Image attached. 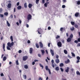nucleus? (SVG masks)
Returning <instances> with one entry per match:
<instances>
[{
    "instance_id": "nucleus-1",
    "label": "nucleus",
    "mask_w": 80,
    "mask_h": 80,
    "mask_svg": "<svg viewBox=\"0 0 80 80\" xmlns=\"http://www.w3.org/2000/svg\"><path fill=\"white\" fill-rule=\"evenodd\" d=\"M13 45H14V42H12L11 43L10 42H8L7 43L8 46L9 47H12L13 46Z\"/></svg>"
},
{
    "instance_id": "nucleus-2",
    "label": "nucleus",
    "mask_w": 80,
    "mask_h": 80,
    "mask_svg": "<svg viewBox=\"0 0 80 80\" xmlns=\"http://www.w3.org/2000/svg\"><path fill=\"white\" fill-rule=\"evenodd\" d=\"M27 18L28 20H31L32 19V15L30 14H29L28 15Z\"/></svg>"
},
{
    "instance_id": "nucleus-3",
    "label": "nucleus",
    "mask_w": 80,
    "mask_h": 80,
    "mask_svg": "<svg viewBox=\"0 0 80 80\" xmlns=\"http://www.w3.org/2000/svg\"><path fill=\"white\" fill-rule=\"evenodd\" d=\"M28 58V57L27 56H24L22 58V60L23 61H26Z\"/></svg>"
},
{
    "instance_id": "nucleus-4",
    "label": "nucleus",
    "mask_w": 80,
    "mask_h": 80,
    "mask_svg": "<svg viewBox=\"0 0 80 80\" xmlns=\"http://www.w3.org/2000/svg\"><path fill=\"white\" fill-rule=\"evenodd\" d=\"M57 45L58 46V47H62V42H58Z\"/></svg>"
},
{
    "instance_id": "nucleus-5",
    "label": "nucleus",
    "mask_w": 80,
    "mask_h": 80,
    "mask_svg": "<svg viewBox=\"0 0 80 80\" xmlns=\"http://www.w3.org/2000/svg\"><path fill=\"white\" fill-rule=\"evenodd\" d=\"M42 32V30L40 28H38V33L39 34H41V32Z\"/></svg>"
},
{
    "instance_id": "nucleus-6",
    "label": "nucleus",
    "mask_w": 80,
    "mask_h": 80,
    "mask_svg": "<svg viewBox=\"0 0 80 80\" xmlns=\"http://www.w3.org/2000/svg\"><path fill=\"white\" fill-rule=\"evenodd\" d=\"M77 58L78 60L76 62V63H79L80 62V58L79 56H78L77 57Z\"/></svg>"
},
{
    "instance_id": "nucleus-7",
    "label": "nucleus",
    "mask_w": 80,
    "mask_h": 80,
    "mask_svg": "<svg viewBox=\"0 0 80 80\" xmlns=\"http://www.w3.org/2000/svg\"><path fill=\"white\" fill-rule=\"evenodd\" d=\"M39 45H40V48H43V44L42 43V42H39Z\"/></svg>"
},
{
    "instance_id": "nucleus-8",
    "label": "nucleus",
    "mask_w": 80,
    "mask_h": 80,
    "mask_svg": "<svg viewBox=\"0 0 80 80\" xmlns=\"http://www.w3.org/2000/svg\"><path fill=\"white\" fill-rule=\"evenodd\" d=\"M55 61L56 63H58L60 62V60L58 59H56Z\"/></svg>"
},
{
    "instance_id": "nucleus-9",
    "label": "nucleus",
    "mask_w": 80,
    "mask_h": 80,
    "mask_svg": "<svg viewBox=\"0 0 80 80\" xmlns=\"http://www.w3.org/2000/svg\"><path fill=\"white\" fill-rule=\"evenodd\" d=\"M32 52H33V48H30L29 53L31 54H32Z\"/></svg>"
},
{
    "instance_id": "nucleus-10",
    "label": "nucleus",
    "mask_w": 80,
    "mask_h": 80,
    "mask_svg": "<svg viewBox=\"0 0 80 80\" xmlns=\"http://www.w3.org/2000/svg\"><path fill=\"white\" fill-rule=\"evenodd\" d=\"M50 52L51 53V55H52V56L53 57L54 56V52H53V51L52 50H50Z\"/></svg>"
},
{
    "instance_id": "nucleus-11",
    "label": "nucleus",
    "mask_w": 80,
    "mask_h": 80,
    "mask_svg": "<svg viewBox=\"0 0 80 80\" xmlns=\"http://www.w3.org/2000/svg\"><path fill=\"white\" fill-rule=\"evenodd\" d=\"M70 69V68L68 67H67V69H66L65 70V71L66 72H67V73H68V72L69 71V70Z\"/></svg>"
},
{
    "instance_id": "nucleus-12",
    "label": "nucleus",
    "mask_w": 80,
    "mask_h": 80,
    "mask_svg": "<svg viewBox=\"0 0 80 80\" xmlns=\"http://www.w3.org/2000/svg\"><path fill=\"white\" fill-rule=\"evenodd\" d=\"M72 40V39L70 38H68L67 39V42H70Z\"/></svg>"
},
{
    "instance_id": "nucleus-13",
    "label": "nucleus",
    "mask_w": 80,
    "mask_h": 80,
    "mask_svg": "<svg viewBox=\"0 0 80 80\" xmlns=\"http://www.w3.org/2000/svg\"><path fill=\"white\" fill-rule=\"evenodd\" d=\"M70 62V60L69 59H68L67 61H65V63L66 64H67V63H68Z\"/></svg>"
},
{
    "instance_id": "nucleus-14",
    "label": "nucleus",
    "mask_w": 80,
    "mask_h": 80,
    "mask_svg": "<svg viewBox=\"0 0 80 80\" xmlns=\"http://www.w3.org/2000/svg\"><path fill=\"white\" fill-rule=\"evenodd\" d=\"M11 6H12V4L11 3H9L8 5V7L9 8H11Z\"/></svg>"
},
{
    "instance_id": "nucleus-15",
    "label": "nucleus",
    "mask_w": 80,
    "mask_h": 80,
    "mask_svg": "<svg viewBox=\"0 0 80 80\" xmlns=\"http://www.w3.org/2000/svg\"><path fill=\"white\" fill-rule=\"evenodd\" d=\"M28 7L29 8H32V4L31 3L29 4L28 5Z\"/></svg>"
},
{
    "instance_id": "nucleus-16",
    "label": "nucleus",
    "mask_w": 80,
    "mask_h": 80,
    "mask_svg": "<svg viewBox=\"0 0 80 80\" xmlns=\"http://www.w3.org/2000/svg\"><path fill=\"white\" fill-rule=\"evenodd\" d=\"M41 51L42 52V55H44V53H45V51H44V50H41Z\"/></svg>"
},
{
    "instance_id": "nucleus-17",
    "label": "nucleus",
    "mask_w": 80,
    "mask_h": 80,
    "mask_svg": "<svg viewBox=\"0 0 80 80\" xmlns=\"http://www.w3.org/2000/svg\"><path fill=\"white\" fill-rule=\"evenodd\" d=\"M74 27L75 28H77L78 29V25H77V24H74Z\"/></svg>"
},
{
    "instance_id": "nucleus-18",
    "label": "nucleus",
    "mask_w": 80,
    "mask_h": 80,
    "mask_svg": "<svg viewBox=\"0 0 80 80\" xmlns=\"http://www.w3.org/2000/svg\"><path fill=\"white\" fill-rule=\"evenodd\" d=\"M5 43L3 44V51L4 52L5 51Z\"/></svg>"
},
{
    "instance_id": "nucleus-19",
    "label": "nucleus",
    "mask_w": 80,
    "mask_h": 80,
    "mask_svg": "<svg viewBox=\"0 0 80 80\" xmlns=\"http://www.w3.org/2000/svg\"><path fill=\"white\" fill-rule=\"evenodd\" d=\"M22 8V6H19L17 7L18 10H20Z\"/></svg>"
},
{
    "instance_id": "nucleus-20",
    "label": "nucleus",
    "mask_w": 80,
    "mask_h": 80,
    "mask_svg": "<svg viewBox=\"0 0 80 80\" xmlns=\"http://www.w3.org/2000/svg\"><path fill=\"white\" fill-rule=\"evenodd\" d=\"M36 46L37 48H39V45H38V44L37 43H36Z\"/></svg>"
},
{
    "instance_id": "nucleus-21",
    "label": "nucleus",
    "mask_w": 80,
    "mask_h": 80,
    "mask_svg": "<svg viewBox=\"0 0 80 80\" xmlns=\"http://www.w3.org/2000/svg\"><path fill=\"white\" fill-rule=\"evenodd\" d=\"M7 23L8 27H10V23L8 22V21H7Z\"/></svg>"
},
{
    "instance_id": "nucleus-22",
    "label": "nucleus",
    "mask_w": 80,
    "mask_h": 80,
    "mask_svg": "<svg viewBox=\"0 0 80 80\" xmlns=\"http://www.w3.org/2000/svg\"><path fill=\"white\" fill-rule=\"evenodd\" d=\"M24 7L25 8H27V3L25 2L24 4Z\"/></svg>"
},
{
    "instance_id": "nucleus-23",
    "label": "nucleus",
    "mask_w": 80,
    "mask_h": 80,
    "mask_svg": "<svg viewBox=\"0 0 80 80\" xmlns=\"http://www.w3.org/2000/svg\"><path fill=\"white\" fill-rule=\"evenodd\" d=\"M78 15H79V13H77L75 14V17H78Z\"/></svg>"
},
{
    "instance_id": "nucleus-24",
    "label": "nucleus",
    "mask_w": 80,
    "mask_h": 80,
    "mask_svg": "<svg viewBox=\"0 0 80 80\" xmlns=\"http://www.w3.org/2000/svg\"><path fill=\"white\" fill-rule=\"evenodd\" d=\"M7 60V58L5 56H4L3 58V61H5Z\"/></svg>"
},
{
    "instance_id": "nucleus-25",
    "label": "nucleus",
    "mask_w": 80,
    "mask_h": 80,
    "mask_svg": "<svg viewBox=\"0 0 80 80\" xmlns=\"http://www.w3.org/2000/svg\"><path fill=\"white\" fill-rule=\"evenodd\" d=\"M71 23L72 25H75V22L73 21H71Z\"/></svg>"
},
{
    "instance_id": "nucleus-26",
    "label": "nucleus",
    "mask_w": 80,
    "mask_h": 80,
    "mask_svg": "<svg viewBox=\"0 0 80 80\" xmlns=\"http://www.w3.org/2000/svg\"><path fill=\"white\" fill-rule=\"evenodd\" d=\"M24 67L26 69H27L28 68V66L27 65H24Z\"/></svg>"
},
{
    "instance_id": "nucleus-27",
    "label": "nucleus",
    "mask_w": 80,
    "mask_h": 80,
    "mask_svg": "<svg viewBox=\"0 0 80 80\" xmlns=\"http://www.w3.org/2000/svg\"><path fill=\"white\" fill-rule=\"evenodd\" d=\"M76 73L77 75H80V73L79 71H77L76 72Z\"/></svg>"
},
{
    "instance_id": "nucleus-28",
    "label": "nucleus",
    "mask_w": 80,
    "mask_h": 80,
    "mask_svg": "<svg viewBox=\"0 0 80 80\" xmlns=\"http://www.w3.org/2000/svg\"><path fill=\"white\" fill-rule=\"evenodd\" d=\"M64 52L65 54H67V53H68V52H67V51L66 50H64Z\"/></svg>"
},
{
    "instance_id": "nucleus-29",
    "label": "nucleus",
    "mask_w": 80,
    "mask_h": 80,
    "mask_svg": "<svg viewBox=\"0 0 80 80\" xmlns=\"http://www.w3.org/2000/svg\"><path fill=\"white\" fill-rule=\"evenodd\" d=\"M70 38L71 39L73 38V34H71L70 35Z\"/></svg>"
},
{
    "instance_id": "nucleus-30",
    "label": "nucleus",
    "mask_w": 80,
    "mask_h": 80,
    "mask_svg": "<svg viewBox=\"0 0 80 80\" xmlns=\"http://www.w3.org/2000/svg\"><path fill=\"white\" fill-rule=\"evenodd\" d=\"M36 4H38V3H39V0H36Z\"/></svg>"
},
{
    "instance_id": "nucleus-31",
    "label": "nucleus",
    "mask_w": 80,
    "mask_h": 80,
    "mask_svg": "<svg viewBox=\"0 0 80 80\" xmlns=\"http://www.w3.org/2000/svg\"><path fill=\"white\" fill-rule=\"evenodd\" d=\"M7 50H11V49H10V47H8V46H7Z\"/></svg>"
},
{
    "instance_id": "nucleus-32",
    "label": "nucleus",
    "mask_w": 80,
    "mask_h": 80,
    "mask_svg": "<svg viewBox=\"0 0 80 80\" xmlns=\"http://www.w3.org/2000/svg\"><path fill=\"white\" fill-rule=\"evenodd\" d=\"M74 29H75V28H74V27H72V28H71L70 30H71V31H73V30H74Z\"/></svg>"
},
{
    "instance_id": "nucleus-33",
    "label": "nucleus",
    "mask_w": 80,
    "mask_h": 80,
    "mask_svg": "<svg viewBox=\"0 0 80 80\" xmlns=\"http://www.w3.org/2000/svg\"><path fill=\"white\" fill-rule=\"evenodd\" d=\"M39 65H40V67L42 68V69H43V65H42V64H40Z\"/></svg>"
},
{
    "instance_id": "nucleus-34",
    "label": "nucleus",
    "mask_w": 80,
    "mask_h": 80,
    "mask_svg": "<svg viewBox=\"0 0 80 80\" xmlns=\"http://www.w3.org/2000/svg\"><path fill=\"white\" fill-rule=\"evenodd\" d=\"M55 69L56 70L58 71V70H59V68H58V67H56L55 68Z\"/></svg>"
},
{
    "instance_id": "nucleus-35",
    "label": "nucleus",
    "mask_w": 80,
    "mask_h": 80,
    "mask_svg": "<svg viewBox=\"0 0 80 80\" xmlns=\"http://www.w3.org/2000/svg\"><path fill=\"white\" fill-rule=\"evenodd\" d=\"M64 65H63V63H61L60 65V67H63V66Z\"/></svg>"
},
{
    "instance_id": "nucleus-36",
    "label": "nucleus",
    "mask_w": 80,
    "mask_h": 80,
    "mask_svg": "<svg viewBox=\"0 0 80 80\" xmlns=\"http://www.w3.org/2000/svg\"><path fill=\"white\" fill-rule=\"evenodd\" d=\"M16 65H18L19 64H18V60H17V61H16Z\"/></svg>"
},
{
    "instance_id": "nucleus-37",
    "label": "nucleus",
    "mask_w": 80,
    "mask_h": 80,
    "mask_svg": "<svg viewBox=\"0 0 80 80\" xmlns=\"http://www.w3.org/2000/svg\"><path fill=\"white\" fill-rule=\"evenodd\" d=\"M71 54L72 55V57H75V54H74L73 52H71Z\"/></svg>"
},
{
    "instance_id": "nucleus-38",
    "label": "nucleus",
    "mask_w": 80,
    "mask_h": 80,
    "mask_svg": "<svg viewBox=\"0 0 80 80\" xmlns=\"http://www.w3.org/2000/svg\"><path fill=\"white\" fill-rule=\"evenodd\" d=\"M23 78H24V79H27V76L26 75H23Z\"/></svg>"
},
{
    "instance_id": "nucleus-39",
    "label": "nucleus",
    "mask_w": 80,
    "mask_h": 80,
    "mask_svg": "<svg viewBox=\"0 0 80 80\" xmlns=\"http://www.w3.org/2000/svg\"><path fill=\"white\" fill-rule=\"evenodd\" d=\"M8 15V12H5L4 13V15Z\"/></svg>"
},
{
    "instance_id": "nucleus-40",
    "label": "nucleus",
    "mask_w": 80,
    "mask_h": 80,
    "mask_svg": "<svg viewBox=\"0 0 80 80\" xmlns=\"http://www.w3.org/2000/svg\"><path fill=\"white\" fill-rule=\"evenodd\" d=\"M38 57H40V58H41V57H42V55H41V54H38Z\"/></svg>"
},
{
    "instance_id": "nucleus-41",
    "label": "nucleus",
    "mask_w": 80,
    "mask_h": 80,
    "mask_svg": "<svg viewBox=\"0 0 80 80\" xmlns=\"http://www.w3.org/2000/svg\"><path fill=\"white\" fill-rule=\"evenodd\" d=\"M60 38V36L58 35H57L56 37V39H58V38Z\"/></svg>"
},
{
    "instance_id": "nucleus-42",
    "label": "nucleus",
    "mask_w": 80,
    "mask_h": 80,
    "mask_svg": "<svg viewBox=\"0 0 80 80\" xmlns=\"http://www.w3.org/2000/svg\"><path fill=\"white\" fill-rule=\"evenodd\" d=\"M10 39L11 40L12 42H13V37L12 36L10 37Z\"/></svg>"
},
{
    "instance_id": "nucleus-43",
    "label": "nucleus",
    "mask_w": 80,
    "mask_h": 80,
    "mask_svg": "<svg viewBox=\"0 0 80 80\" xmlns=\"http://www.w3.org/2000/svg\"><path fill=\"white\" fill-rule=\"evenodd\" d=\"M51 63L52 64H53V63H54V60H53L52 59V60Z\"/></svg>"
},
{
    "instance_id": "nucleus-44",
    "label": "nucleus",
    "mask_w": 80,
    "mask_h": 80,
    "mask_svg": "<svg viewBox=\"0 0 80 80\" xmlns=\"http://www.w3.org/2000/svg\"><path fill=\"white\" fill-rule=\"evenodd\" d=\"M48 71L49 73V74H50V75H51V72H50V69H48Z\"/></svg>"
},
{
    "instance_id": "nucleus-45",
    "label": "nucleus",
    "mask_w": 80,
    "mask_h": 80,
    "mask_svg": "<svg viewBox=\"0 0 80 80\" xmlns=\"http://www.w3.org/2000/svg\"><path fill=\"white\" fill-rule=\"evenodd\" d=\"M77 4L78 5H80V1H78L77 2Z\"/></svg>"
},
{
    "instance_id": "nucleus-46",
    "label": "nucleus",
    "mask_w": 80,
    "mask_h": 80,
    "mask_svg": "<svg viewBox=\"0 0 80 80\" xmlns=\"http://www.w3.org/2000/svg\"><path fill=\"white\" fill-rule=\"evenodd\" d=\"M74 43H78V40H75L74 41Z\"/></svg>"
},
{
    "instance_id": "nucleus-47",
    "label": "nucleus",
    "mask_w": 80,
    "mask_h": 80,
    "mask_svg": "<svg viewBox=\"0 0 80 80\" xmlns=\"http://www.w3.org/2000/svg\"><path fill=\"white\" fill-rule=\"evenodd\" d=\"M48 4H47V3H45V4H44V5L45 7H47V5H48Z\"/></svg>"
},
{
    "instance_id": "nucleus-48",
    "label": "nucleus",
    "mask_w": 80,
    "mask_h": 80,
    "mask_svg": "<svg viewBox=\"0 0 80 80\" xmlns=\"http://www.w3.org/2000/svg\"><path fill=\"white\" fill-rule=\"evenodd\" d=\"M45 69H46V70L48 71V66H46V67Z\"/></svg>"
},
{
    "instance_id": "nucleus-49",
    "label": "nucleus",
    "mask_w": 80,
    "mask_h": 80,
    "mask_svg": "<svg viewBox=\"0 0 80 80\" xmlns=\"http://www.w3.org/2000/svg\"><path fill=\"white\" fill-rule=\"evenodd\" d=\"M3 11V9L2 8H0V13H2V12Z\"/></svg>"
},
{
    "instance_id": "nucleus-50",
    "label": "nucleus",
    "mask_w": 80,
    "mask_h": 80,
    "mask_svg": "<svg viewBox=\"0 0 80 80\" xmlns=\"http://www.w3.org/2000/svg\"><path fill=\"white\" fill-rule=\"evenodd\" d=\"M63 28H61L60 29V30L61 32H62V31H63Z\"/></svg>"
},
{
    "instance_id": "nucleus-51",
    "label": "nucleus",
    "mask_w": 80,
    "mask_h": 80,
    "mask_svg": "<svg viewBox=\"0 0 80 80\" xmlns=\"http://www.w3.org/2000/svg\"><path fill=\"white\" fill-rule=\"evenodd\" d=\"M62 8H65V7H66L65 5H63L62 6Z\"/></svg>"
},
{
    "instance_id": "nucleus-52",
    "label": "nucleus",
    "mask_w": 80,
    "mask_h": 80,
    "mask_svg": "<svg viewBox=\"0 0 80 80\" xmlns=\"http://www.w3.org/2000/svg\"><path fill=\"white\" fill-rule=\"evenodd\" d=\"M60 70H61V72H63V68H61Z\"/></svg>"
},
{
    "instance_id": "nucleus-53",
    "label": "nucleus",
    "mask_w": 80,
    "mask_h": 80,
    "mask_svg": "<svg viewBox=\"0 0 80 80\" xmlns=\"http://www.w3.org/2000/svg\"><path fill=\"white\" fill-rule=\"evenodd\" d=\"M78 41L79 42H80V38L78 39Z\"/></svg>"
},
{
    "instance_id": "nucleus-54",
    "label": "nucleus",
    "mask_w": 80,
    "mask_h": 80,
    "mask_svg": "<svg viewBox=\"0 0 80 80\" xmlns=\"http://www.w3.org/2000/svg\"><path fill=\"white\" fill-rule=\"evenodd\" d=\"M77 47H80V43H79L77 45Z\"/></svg>"
},
{
    "instance_id": "nucleus-55",
    "label": "nucleus",
    "mask_w": 80,
    "mask_h": 80,
    "mask_svg": "<svg viewBox=\"0 0 80 80\" xmlns=\"http://www.w3.org/2000/svg\"><path fill=\"white\" fill-rule=\"evenodd\" d=\"M52 66L53 67V68H54V67H55V65H54V64H52Z\"/></svg>"
},
{
    "instance_id": "nucleus-56",
    "label": "nucleus",
    "mask_w": 80,
    "mask_h": 80,
    "mask_svg": "<svg viewBox=\"0 0 80 80\" xmlns=\"http://www.w3.org/2000/svg\"><path fill=\"white\" fill-rule=\"evenodd\" d=\"M10 18H13V15L12 14L10 16Z\"/></svg>"
},
{
    "instance_id": "nucleus-57",
    "label": "nucleus",
    "mask_w": 80,
    "mask_h": 80,
    "mask_svg": "<svg viewBox=\"0 0 80 80\" xmlns=\"http://www.w3.org/2000/svg\"><path fill=\"white\" fill-rule=\"evenodd\" d=\"M59 57V56L58 55H56V58H57V59H58V58Z\"/></svg>"
},
{
    "instance_id": "nucleus-58",
    "label": "nucleus",
    "mask_w": 80,
    "mask_h": 80,
    "mask_svg": "<svg viewBox=\"0 0 80 80\" xmlns=\"http://www.w3.org/2000/svg\"><path fill=\"white\" fill-rule=\"evenodd\" d=\"M48 30H51V28L50 27H48Z\"/></svg>"
},
{
    "instance_id": "nucleus-59",
    "label": "nucleus",
    "mask_w": 80,
    "mask_h": 80,
    "mask_svg": "<svg viewBox=\"0 0 80 80\" xmlns=\"http://www.w3.org/2000/svg\"><path fill=\"white\" fill-rule=\"evenodd\" d=\"M19 53H22V51L21 50H19L18 51Z\"/></svg>"
},
{
    "instance_id": "nucleus-60",
    "label": "nucleus",
    "mask_w": 80,
    "mask_h": 80,
    "mask_svg": "<svg viewBox=\"0 0 80 80\" xmlns=\"http://www.w3.org/2000/svg\"><path fill=\"white\" fill-rule=\"evenodd\" d=\"M19 4H20V3L19 2H18L17 4V6H18V5H19Z\"/></svg>"
},
{
    "instance_id": "nucleus-61",
    "label": "nucleus",
    "mask_w": 80,
    "mask_h": 80,
    "mask_svg": "<svg viewBox=\"0 0 80 80\" xmlns=\"http://www.w3.org/2000/svg\"><path fill=\"white\" fill-rule=\"evenodd\" d=\"M0 17H3V15L0 14Z\"/></svg>"
},
{
    "instance_id": "nucleus-62",
    "label": "nucleus",
    "mask_w": 80,
    "mask_h": 80,
    "mask_svg": "<svg viewBox=\"0 0 80 80\" xmlns=\"http://www.w3.org/2000/svg\"><path fill=\"white\" fill-rule=\"evenodd\" d=\"M42 3H45V0H42Z\"/></svg>"
},
{
    "instance_id": "nucleus-63",
    "label": "nucleus",
    "mask_w": 80,
    "mask_h": 80,
    "mask_svg": "<svg viewBox=\"0 0 80 80\" xmlns=\"http://www.w3.org/2000/svg\"><path fill=\"white\" fill-rule=\"evenodd\" d=\"M35 62H32V65H35Z\"/></svg>"
},
{
    "instance_id": "nucleus-64",
    "label": "nucleus",
    "mask_w": 80,
    "mask_h": 80,
    "mask_svg": "<svg viewBox=\"0 0 80 80\" xmlns=\"http://www.w3.org/2000/svg\"><path fill=\"white\" fill-rule=\"evenodd\" d=\"M30 43V41L29 40H28V43Z\"/></svg>"
}]
</instances>
